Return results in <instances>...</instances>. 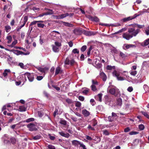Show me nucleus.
Returning a JSON list of instances; mask_svg holds the SVG:
<instances>
[{"mask_svg": "<svg viewBox=\"0 0 149 149\" xmlns=\"http://www.w3.org/2000/svg\"><path fill=\"white\" fill-rule=\"evenodd\" d=\"M10 140L11 142L13 144H14L16 142V140L14 138L12 137L10 139Z\"/></svg>", "mask_w": 149, "mask_h": 149, "instance_id": "603ef678", "label": "nucleus"}, {"mask_svg": "<svg viewBox=\"0 0 149 149\" xmlns=\"http://www.w3.org/2000/svg\"><path fill=\"white\" fill-rule=\"evenodd\" d=\"M102 93L99 94L97 95L95 97V98L97 101L101 102L102 101Z\"/></svg>", "mask_w": 149, "mask_h": 149, "instance_id": "412c9836", "label": "nucleus"}, {"mask_svg": "<svg viewBox=\"0 0 149 149\" xmlns=\"http://www.w3.org/2000/svg\"><path fill=\"white\" fill-rule=\"evenodd\" d=\"M41 136L40 135H37L36 136H34L33 138V139L34 140H38L40 138Z\"/></svg>", "mask_w": 149, "mask_h": 149, "instance_id": "13d9d810", "label": "nucleus"}, {"mask_svg": "<svg viewBox=\"0 0 149 149\" xmlns=\"http://www.w3.org/2000/svg\"><path fill=\"white\" fill-rule=\"evenodd\" d=\"M28 17L27 16H23L19 23V24L22 27H24L26 22L27 21Z\"/></svg>", "mask_w": 149, "mask_h": 149, "instance_id": "39448f33", "label": "nucleus"}, {"mask_svg": "<svg viewBox=\"0 0 149 149\" xmlns=\"http://www.w3.org/2000/svg\"><path fill=\"white\" fill-rule=\"evenodd\" d=\"M120 72L117 70H114L113 72V76L116 77L118 81H123L126 79L125 77L120 76Z\"/></svg>", "mask_w": 149, "mask_h": 149, "instance_id": "f03ea898", "label": "nucleus"}, {"mask_svg": "<svg viewBox=\"0 0 149 149\" xmlns=\"http://www.w3.org/2000/svg\"><path fill=\"white\" fill-rule=\"evenodd\" d=\"M143 88L146 92H149V87L147 85H144Z\"/></svg>", "mask_w": 149, "mask_h": 149, "instance_id": "c9c22d12", "label": "nucleus"}, {"mask_svg": "<svg viewBox=\"0 0 149 149\" xmlns=\"http://www.w3.org/2000/svg\"><path fill=\"white\" fill-rule=\"evenodd\" d=\"M13 53L17 55H26V54H24V52L22 51H19L18 50H15L13 51Z\"/></svg>", "mask_w": 149, "mask_h": 149, "instance_id": "6ab92c4d", "label": "nucleus"}, {"mask_svg": "<svg viewBox=\"0 0 149 149\" xmlns=\"http://www.w3.org/2000/svg\"><path fill=\"white\" fill-rule=\"evenodd\" d=\"M133 19V18L132 17H129L126 18H123L122 19V20L123 22H126L127 21H129V20H132Z\"/></svg>", "mask_w": 149, "mask_h": 149, "instance_id": "bb28decb", "label": "nucleus"}, {"mask_svg": "<svg viewBox=\"0 0 149 149\" xmlns=\"http://www.w3.org/2000/svg\"><path fill=\"white\" fill-rule=\"evenodd\" d=\"M26 110V108L23 106H20L19 107V110L20 111H25Z\"/></svg>", "mask_w": 149, "mask_h": 149, "instance_id": "7c9ffc66", "label": "nucleus"}, {"mask_svg": "<svg viewBox=\"0 0 149 149\" xmlns=\"http://www.w3.org/2000/svg\"><path fill=\"white\" fill-rule=\"evenodd\" d=\"M18 65L19 66L22 68L24 69L25 66L24 65V64L22 63H19Z\"/></svg>", "mask_w": 149, "mask_h": 149, "instance_id": "052dcab7", "label": "nucleus"}, {"mask_svg": "<svg viewBox=\"0 0 149 149\" xmlns=\"http://www.w3.org/2000/svg\"><path fill=\"white\" fill-rule=\"evenodd\" d=\"M119 56L123 60L127 59V54H124L120 51V52Z\"/></svg>", "mask_w": 149, "mask_h": 149, "instance_id": "dca6fc26", "label": "nucleus"}, {"mask_svg": "<svg viewBox=\"0 0 149 149\" xmlns=\"http://www.w3.org/2000/svg\"><path fill=\"white\" fill-rule=\"evenodd\" d=\"M139 133V132H136L132 131L131 132L129 133L130 135H133L137 134Z\"/></svg>", "mask_w": 149, "mask_h": 149, "instance_id": "e2e57ef3", "label": "nucleus"}, {"mask_svg": "<svg viewBox=\"0 0 149 149\" xmlns=\"http://www.w3.org/2000/svg\"><path fill=\"white\" fill-rule=\"evenodd\" d=\"M145 33L147 35H149V27H147L145 29Z\"/></svg>", "mask_w": 149, "mask_h": 149, "instance_id": "8fccbe9b", "label": "nucleus"}, {"mask_svg": "<svg viewBox=\"0 0 149 149\" xmlns=\"http://www.w3.org/2000/svg\"><path fill=\"white\" fill-rule=\"evenodd\" d=\"M47 10H48L49 11L45 13L46 15H52L53 13V12L52 10L49 9H47Z\"/></svg>", "mask_w": 149, "mask_h": 149, "instance_id": "2f4dec72", "label": "nucleus"}, {"mask_svg": "<svg viewBox=\"0 0 149 149\" xmlns=\"http://www.w3.org/2000/svg\"><path fill=\"white\" fill-rule=\"evenodd\" d=\"M6 39L8 40L7 43L8 44L10 43L12 40V37L11 36H8L6 37Z\"/></svg>", "mask_w": 149, "mask_h": 149, "instance_id": "c756f323", "label": "nucleus"}, {"mask_svg": "<svg viewBox=\"0 0 149 149\" xmlns=\"http://www.w3.org/2000/svg\"><path fill=\"white\" fill-rule=\"evenodd\" d=\"M128 31L130 33L131 35L133 36H135L140 31L139 29L135 30L134 27L130 28L128 29Z\"/></svg>", "mask_w": 149, "mask_h": 149, "instance_id": "7ed1b4c3", "label": "nucleus"}, {"mask_svg": "<svg viewBox=\"0 0 149 149\" xmlns=\"http://www.w3.org/2000/svg\"><path fill=\"white\" fill-rule=\"evenodd\" d=\"M139 127L140 130H144V126L143 124H140L139 125Z\"/></svg>", "mask_w": 149, "mask_h": 149, "instance_id": "3c124183", "label": "nucleus"}, {"mask_svg": "<svg viewBox=\"0 0 149 149\" xmlns=\"http://www.w3.org/2000/svg\"><path fill=\"white\" fill-rule=\"evenodd\" d=\"M81 103L80 102L77 101L75 103V106L77 107H79L81 105Z\"/></svg>", "mask_w": 149, "mask_h": 149, "instance_id": "6e6d98bb", "label": "nucleus"}, {"mask_svg": "<svg viewBox=\"0 0 149 149\" xmlns=\"http://www.w3.org/2000/svg\"><path fill=\"white\" fill-rule=\"evenodd\" d=\"M116 104L117 105L121 107L122 104V100L121 98H118L117 99Z\"/></svg>", "mask_w": 149, "mask_h": 149, "instance_id": "b1692460", "label": "nucleus"}, {"mask_svg": "<svg viewBox=\"0 0 149 149\" xmlns=\"http://www.w3.org/2000/svg\"><path fill=\"white\" fill-rule=\"evenodd\" d=\"M110 46L111 47H109L111 48V52L112 54H117L118 53L119 51L116 48L113 47V46L111 45H110Z\"/></svg>", "mask_w": 149, "mask_h": 149, "instance_id": "4468645a", "label": "nucleus"}, {"mask_svg": "<svg viewBox=\"0 0 149 149\" xmlns=\"http://www.w3.org/2000/svg\"><path fill=\"white\" fill-rule=\"evenodd\" d=\"M35 119L33 118H30L26 120V122L27 123H29L31 121H33L35 120Z\"/></svg>", "mask_w": 149, "mask_h": 149, "instance_id": "79ce46f5", "label": "nucleus"}, {"mask_svg": "<svg viewBox=\"0 0 149 149\" xmlns=\"http://www.w3.org/2000/svg\"><path fill=\"white\" fill-rule=\"evenodd\" d=\"M130 73L131 75L133 76H135L137 74V72L136 71H131Z\"/></svg>", "mask_w": 149, "mask_h": 149, "instance_id": "680f3d73", "label": "nucleus"}, {"mask_svg": "<svg viewBox=\"0 0 149 149\" xmlns=\"http://www.w3.org/2000/svg\"><path fill=\"white\" fill-rule=\"evenodd\" d=\"M136 47V45L133 44H124L123 46V49L126 50L132 48H135Z\"/></svg>", "mask_w": 149, "mask_h": 149, "instance_id": "6e6552de", "label": "nucleus"}, {"mask_svg": "<svg viewBox=\"0 0 149 149\" xmlns=\"http://www.w3.org/2000/svg\"><path fill=\"white\" fill-rule=\"evenodd\" d=\"M43 78L42 76H38L37 77L36 79L38 81L41 80Z\"/></svg>", "mask_w": 149, "mask_h": 149, "instance_id": "774afa93", "label": "nucleus"}, {"mask_svg": "<svg viewBox=\"0 0 149 149\" xmlns=\"http://www.w3.org/2000/svg\"><path fill=\"white\" fill-rule=\"evenodd\" d=\"M92 85L97 86L98 85V83L97 81L93 79L92 80Z\"/></svg>", "mask_w": 149, "mask_h": 149, "instance_id": "a18cd8bd", "label": "nucleus"}, {"mask_svg": "<svg viewBox=\"0 0 149 149\" xmlns=\"http://www.w3.org/2000/svg\"><path fill=\"white\" fill-rule=\"evenodd\" d=\"M61 68L60 67H57L55 70V75H56L61 72Z\"/></svg>", "mask_w": 149, "mask_h": 149, "instance_id": "cd10ccee", "label": "nucleus"}, {"mask_svg": "<svg viewBox=\"0 0 149 149\" xmlns=\"http://www.w3.org/2000/svg\"><path fill=\"white\" fill-rule=\"evenodd\" d=\"M17 40H15L13 42L11 45H9V46L11 47H14L15 45L17 44Z\"/></svg>", "mask_w": 149, "mask_h": 149, "instance_id": "72a5a7b5", "label": "nucleus"}, {"mask_svg": "<svg viewBox=\"0 0 149 149\" xmlns=\"http://www.w3.org/2000/svg\"><path fill=\"white\" fill-rule=\"evenodd\" d=\"M96 66L95 67L98 69L100 68L102 66V64L100 63H98L97 64L96 63Z\"/></svg>", "mask_w": 149, "mask_h": 149, "instance_id": "09e8293b", "label": "nucleus"}, {"mask_svg": "<svg viewBox=\"0 0 149 149\" xmlns=\"http://www.w3.org/2000/svg\"><path fill=\"white\" fill-rule=\"evenodd\" d=\"M88 128L90 130H95V129L94 128L92 127L90 125H89L88 127Z\"/></svg>", "mask_w": 149, "mask_h": 149, "instance_id": "338daca9", "label": "nucleus"}, {"mask_svg": "<svg viewBox=\"0 0 149 149\" xmlns=\"http://www.w3.org/2000/svg\"><path fill=\"white\" fill-rule=\"evenodd\" d=\"M11 27L9 25H7L5 26V29L7 32H9L11 30Z\"/></svg>", "mask_w": 149, "mask_h": 149, "instance_id": "f704fd0d", "label": "nucleus"}, {"mask_svg": "<svg viewBox=\"0 0 149 149\" xmlns=\"http://www.w3.org/2000/svg\"><path fill=\"white\" fill-rule=\"evenodd\" d=\"M133 90V88L132 86H129L127 89V91L130 92L132 91Z\"/></svg>", "mask_w": 149, "mask_h": 149, "instance_id": "0e129e2a", "label": "nucleus"}, {"mask_svg": "<svg viewBox=\"0 0 149 149\" xmlns=\"http://www.w3.org/2000/svg\"><path fill=\"white\" fill-rule=\"evenodd\" d=\"M101 77L103 81H105L107 79V76L103 72H101L100 74Z\"/></svg>", "mask_w": 149, "mask_h": 149, "instance_id": "4be33fe9", "label": "nucleus"}, {"mask_svg": "<svg viewBox=\"0 0 149 149\" xmlns=\"http://www.w3.org/2000/svg\"><path fill=\"white\" fill-rule=\"evenodd\" d=\"M141 113L142 114H143L145 116L149 119V115L148 114V113L144 111H141Z\"/></svg>", "mask_w": 149, "mask_h": 149, "instance_id": "58836bf2", "label": "nucleus"}, {"mask_svg": "<svg viewBox=\"0 0 149 149\" xmlns=\"http://www.w3.org/2000/svg\"><path fill=\"white\" fill-rule=\"evenodd\" d=\"M27 127L29 131H31L36 130L37 129L36 125L33 123H30L28 124Z\"/></svg>", "mask_w": 149, "mask_h": 149, "instance_id": "20e7f679", "label": "nucleus"}, {"mask_svg": "<svg viewBox=\"0 0 149 149\" xmlns=\"http://www.w3.org/2000/svg\"><path fill=\"white\" fill-rule=\"evenodd\" d=\"M91 104L93 106L95 105V100L93 99H91L90 100Z\"/></svg>", "mask_w": 149, "mask_h": 149, "instance_id": "de8ad7c7", "label": "nucleus"}, {"mask_svg": "<svg viewBox=\"0 0 149 149\" xmlns=\"http://www.w3.org/2000/svg\"><path fill=\"white\" fill-rule=\"evenodd\" d=\"M26 75V73L24 74H22L20 75L18 77V78L20 79V80L22 82H23V83L25 82L27 80V77H25V75Z\"/></svg>", "mask_w": 149, "mask_h": 149, "instance_id": "f8f14e48", "label": "nucleus"}, {"mask_svg": "<svg viewBox=\"0 0 149 149\" xmlns=\"http://www.w3.org/2000/svg\"><path fill=\"white\" fill-rule=\"evenodd\" d=\"M122 36L123 38L127 40H130L132 37V36L131 35L128 31L127 32H126L123 33Z\"/></svg>", "mask_w": 149, "mask_h": 149, "instance_id": "9d476101", "label": "nucleus"}, {"mask_svg": "<svg viewBox=\"0 0 149 149\" xmlns=\"http://www.w3.org/2000/svg\"><path fill=\"white\" fill-rule=\"evenodd\" d=\"M88 18L90 19L93 21H94L96 22H99V19L95 16L92 17L90 15L88 16Z\"/></svg>", "mask_w": 149, "mask_h": 149, "instance_id": "ddd939ff", "label": "nucleus"}, {"mask_svg": "<svg viewBox=\"0 0 149 149\" xmlns=\"http://www.w3.org/2000/svg\"><path fill=\"white\" fill-rule=\"evenodd\" d=\"M37 25L38 27L40 28H43L45 26L44 24L41 23H38Z\"/></svg>", "mask_w": 149, "mask_h": 149, "instance_id": "a19ab883", "label": "nucleus"}, {"mask_svg": "<svg viewBox=\"0 0 149 149\" xmlns=\"http://www.w3.org/2000/svg\"><path fill=\"white\" fill-rule=\"evenodd\" d=\"M62 113V110L61 112H58V110L56 108L55 110L54 113L53 115L54 117L56 116V115L58 114L60 115Z\"/></svg>", "mask_w": 149, "mask_h": 149, "instance_id": "a878e982", "label": "nucleus"}, {"mask_svg": "<svg viewBox=\"0 0 149 149\" xmlns=\"http://www.w3.org/2000/svg\"><path fill=\"white\" fill-rule=\"evenodd\" d=\"M10 138L7 134H5L2 138V140L5 144H8L10 143Z\"/></svg>", "mask_w": 149, "mask_h": 149, "instance_id": "0eeeda50", "label": "nucleus"}, {"mask_svg": "<svg viewBox=\"0 0 149 149\" xmlns=\"http://www.w3.org/2000/svg\"><path fill=\"white\" fill-rule=\"evenodd\" d=\"M47 147L48 149H56L55 147L52 145H48L47 146Z\"/></svg>", "mask_w": 149, "mask_h": 149, "instance_id": "37998d69", "label": "nucleus"}, {"mask_svg": "<svg viewBox=\"0 0 149 149\" xmlns=\"http://www.w3.org/2000/svg\"><path fill=\"white\" fill-rule=\"evenodd\" d=\"M10 73V69H5L3 73V75L5 77H7V76Z\"/></svg>", "mask_w": 149, "mask_h": 149, "instance_id": "2eb2a0df", "label": "nucleus"}, {"mask_svg": "<svg viewBox=\"0 0 149 149\" xmlns=\"http://www.w3.org/2000/svg\"><path fill=\"white\" fill-rule=\"evenodd\" d=\"M26 77L30 82H32L34 79V76L32 74L29 73H26V75L25 77Z\"/></svg>", "mask_w": 149, "mask_h": 149, "instance_id": "9b49d317", "label": "nucleus"}, {"mask_svg": "<svg viewBox=\"0 0 149 149\" xmlns=\"http://www.w3.org/2000/svg\"><path fill=\"white\" fill-rule=\"evenodd\" d=\"M82 33L83 34L87 36H93L96 34V33L94 31H86L85 30H83L82 31Z\"/></svg>", "mask_w": 149, "mask_h": 149, "instance_id": "423d86ee", "label": "nucleus"}, {"mask_svg": "<svg viewBox=\"0 0 149 149\" xmlns=\"http://www.w3.org/2000/svg\"><path fill=\"white\" fill-rule=\"evenodd\" d=\"M126 30L125 28H123L122 29L116 32L115 33V34H118L119 33H121L123 32V31H125Z\"/></svg>", "mask_w": 149, "mask_h": 149, "instance_id": "bf43d9fd", "label": "nucleus"}, {"mask_svg": "<svg viewBox=\"0 0 149 149\" xmlns=\"http://www.w3.org/2000/svg\"><path fill=\"white\" fill-rule=\"evenodd\" d=\"M89 91V89H88L86 88L83 90L82 93L83 94L86 95L88 93Z\"/></svg>", "mask_w": 149, "mask_h": 149, "instance_id": "e433bc0d", "label": "nucleus"}, {"mask_svg": "<svg viewBox=\"0 0 149 149\" xmlns=\"http://www.w3.org/2000/svg\"><path fill=\"white\" fill-rule=\"evenodd\" d=\"M72 52L74 54H79V51L77 49H74L72 50Z\"/></svg>", "mask_w": 149, "mask_h": 149, "instance_id": "864d4df0", "label": "nucleus"}, {"mask_svg": "<svg viewBox=\"0 0 149 149\" xmlns=\"http://www.w3.org/2000/svg\"><path fill=\"white\" fill-rule=\"evenodd\" d=\"M149 44V39H148L144 41L143 43H142V46H146Z\"/></svg>", "mask_w": 149, "mask_h": 149, "instance_id": "473e14b6", "label": "nucleus"}, {"mask_svg": "<svg viewBox=\"0 0 149 149\" xmlns=\"http://www.w3.org/2000/svg\"><path fill=\"white\" fill-rule=\"evenodd\" d=\"M72 145L75 146H78L79 144L80 145L81 142L76 140H73L72 141Z\"/></svg>", "mask_w": 149, "mask_h": 149, "instance_id": "aec40b11", "label": "nucleus"}, {"mask_svg": "<svg viewBox=\"0 0 149 149\" xmlns=\"http://www.w3.org/2000/svg\"><path fill=\"white\" fill-rule=\"evenodd\" d=\"M38 115L39 117H42L43 116L44 113L41 111H39L38 112Z\"/></svg>", "mask_w": 149, "mask_h": 149, "instance_id": "4d7b16f0", "label": "nucleus"}, {"mask_svg": "<svg viewBox=\"0 0 149 149\" xmlns=\"http://www.w3.org/2000/svg\"><path fill=\"white\" fill-rule=\"evenodd\" d=\"M55 46L58 47L59 48L61 47V43L60 42H55Z\"/></svg>", "mask_w": 149, "mask_h": 149, "instance_id": "c03bdc74", "label": "nucleus"}, {"mask_svg": "<svg viewBox=\"0 0 149 149\" xmlns=\"http://www.w3.org/2000/svg\"><path fill=\"white\" fill-rule=\"evenodd\" d=\"M59 133L61 136L67 138H68L70 136L69 134L68 133H65L63 132H59Z\"/></svg>", "mask_w": 149, "mask_h": 149, "instance_id": "a211bd4d", "label": "nucleus"}, {"mask_svg": "<svg viewBox=\"0 0 149 149\" xmlns=\"http://www.w3.org/2000/svg\"><path fill=\"white\" fill-rule=\"evenodd\" d=\"M82 114L85 116H88L90 115L89 112L86 109H84L82 111Z\"/></svg>", "mask_w": 149, "mask_h": 149, "instance_id": "5701e85b", "label": "nucleus"}, {"mask_svg": "<svg viewBox=\"0 0 149 149\" xmlns=\"http://www.w3.org/2000/svg\"><path fill=\"white\" fill-rule=\"evenodd\" d=\"M63 24L65 26L69 27H72V24L68 22H63Z\"/></svg>", "mask_w": 149, "mask_h": 149, "instance_id": "ea45409f", "label": "nucleus"}, {"mask_svg": "<svg viewBox=\"0 0 149 149\" xmlns=\"http://www.w3.org/2000/svg\"><path fill=\"white\" fill-rule=\"evenodd\" d=\"M109 93L112 95L117 96L120 94V92L119 89L116 86H113L109 90Z\"/></svg>", "mask_w": 149, "mask_h": 149, "instance_id": "f257e3e1", "label": "nucleus"}, {"mask_svg": "<svg viewBox=\"0 0 149 149\" xmlns=\"http://www.w3.org/2000/svg\"><path fill=\"white\" fill-rule=\"evenodd\" d=\"M66 102L69 104H71L73 102L69 98L66 99Z\"/></svg>", "mask_w": 149, "mask_h": 149, "instance_id": "69168bd1", "label": "nucleus"}, {"mask_svg": "<svg viewBox=\"0 0 149 149\" xmlns=\"http://www.w3.org/2000/svg\"><path fill=\"white\" fill-rule=\"evenodd\" d=\"M68 13H66V14H62L58 16H56V18L57 19H62L65 17L67 16H68Z\"/></svg>", "mask_w": 149, "mask_h": 149, "instance_id": "f3484780", "label": "nucleus"}, {"mask_svg": "<svg viewBox=\"0 0 149 149\" xmlns=\"http://www.w3.org/2000/svg\"><path fill=\"white\" fill-rule=\"evenodd\" d=\"M74 61L73 59L70 58H67L65 62V65H72L74 64Z\"/></svg>", "mask_w": 149, "mask_h": 149, "instance_id": "1a4fd4ad", "label": "nucleus"}, {"mask_svg": "<svg viewBox=\"0 0 149 149\" xmlns=\"http://www.w3.org/2000/svg\"><path fill=\"white\" fill-rule=\"evenodd\" d=\"M60 123L61 124L64 125H65L66 124V121L65 120H61L60 121Z\"/></svg>", "mask_w": 149, "mask_h": 149, "instance_id": "49530a36", "label": "nucleus"}, {"mask_svg": "<svg viewBox=\"0 0 149 149\" xmlns=\"http://www.w3.org/2000/svg\"><path fill=\"white\" fill-rule=\"evenodd\" d=\"M107 70H115V67L114 66H111L109 65H108L107 66Z\"/></svg>", "mask_w": 149, "mask_h": 149, "instance_id": "c85d7f7f", "label": "nucleus"}, {"mask_svg": "<svg viewBox=\"0 0 149 149\" xmlns=\"http://www.w3.org/2000/svg\"><path fill=\"white\" fill-rule=\"evenodd\" d=\"M87 47L86 45H84L81 48V51L82 52H84L86 49Z\"/></svg>", "mask_w": 149, "mask_h": 149, "instance_id": "5fc2aeb1", "label": "nucleus"}, {"mask_svg": "<svg viewBox=\"0 0 149 149\" xmlns=\"http://www.w3.org/2000/svg\"><path fill=\"white\" fill-rule=\"evenodd\" d=\"M53 51L55 52H58L59 51V48L54 45H52Z\"/></svg>", "mask_w": 149, "mask_h": 149, "instance_id": "393cba45", "label": "nucleus"}, {"mask_svg": "<svg viewBox=\"0 0 149 149\" xmlns=\"http://www.w3.org/2000/svg\"><path fill=\"white\" fill-rule=\"evenodd\" d=\"M96 86L93 85H92L91 86V89L93 91H97Z\"/></svg>", "mask_w": 149, "mask_h": 149, "instance_id": "4c0bfd02", "label": "nucleus"}]
</instances>
